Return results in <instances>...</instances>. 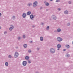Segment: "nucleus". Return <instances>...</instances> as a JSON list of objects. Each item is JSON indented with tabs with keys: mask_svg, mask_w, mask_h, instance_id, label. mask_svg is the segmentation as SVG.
Returning a JSON list of instances; mask_svg holds the SVG:
<instances>
[{
	"mask_svg": "<svg viewBox=\"0 0 73 73\" xmlns=\"http://www.w3.org/2000/svg\"><path fill=\"white\" fill-rule=\"evenodd\" d=\"M49 11V9H46V11L47 12V11Z\"/></svg>",
	"mask_w": 73,
	"mask_h": 73,
	"instance_id": "40",
	"label": "nucleus"
},
{
	"mask_svg": "<svg viewBox=\"0 0 73 73\" xmlns=\"http://www.w3.org/2000/svg\"><path fill=\"white\" fill-rule=\"evenodd\" d=\"M66 47L67 48V49H69L70 48V46L68 44H66L65 45Z\"/></svg>",
	"mask_w": 73,
	"mask_h": 73,
	"instance_id": "10",
	"label": "nucleus"
},
{
	"mask_svg": "<svg viewBox=\"0 0 73 73\" xmlns=\"http://www.w3.org/2000/svg\"><path fill=\"white\" fill-rule=\"evenodd\" d=\"M5 64L6 66H8V62H6L5 63Z\"/></svg>",
	"mask_w": 73,
	"mask_h": 73,
	"instance_id": "17",
	"label": "nucleus"
},
{
	"mask_svg": "<svg viewBox=\"0 0 73 73\" xmlns=\"http://www.w3.org/2000/svg\"><path fill=\"white\" fill-rule=\"evenodd\" d=\"M28 53H31V52H32V51L31 50L29 49L28 50Z\"/></svg>",
	"mask_w": 73,
	"mask_h": 73,
	"instance_id": "23",
	"label": "nucleus"
},
{
	"mask_svg": "<svg viewBox=\"0 0 73 73\" xmlns=\"http://www.w3.org/2000/svg\"><path fill=\"white\" fill-rule=\"evenodd\" d=\"M37 50H40V48H37Z\"/></svg>",
	"mask_w": 73,
	"mask_h": 73,
	"instance_id": "33",
	"label": "nucleus"
},
{
	"mask_svg": "<svg viewBox=\"0 0 73 73\" xmlns=\"http://www.w3.org/2000/svg\"><path fill=\"white\" fill-rule=\"evenodd\" d=\"M46 30H49V26H48L46 28Z\"/></svg>",
	"mask_w": 73,
	"mask_h": 73,
	"instance_id": "24",
	"label": "nucleus"
},
{
	"mask_svg": "<svg viewBox=\"0 0 73 73\" xmlns=\"http://www.w3.org/2000/svg\"><path fill=\"white\" fill-rule=\"evenodd\" d=\"M1 16V13H0V17Z\"/></svg>",
	"mask_w": 73,
	"mask_h": 73,
	"instance_id": "41",
	"label": "nucleus"
},
{
	"mask_svg": "<svg viewBox=\"0 0 73 73\" xmlns=\"http://www.w3.org/2000/svg\"><path fill=\"white\" fill-rule=\"evenodd\" d=\"M14 56L15 58H17V57H18V56H19V53L17 52H15Z\"/></svg>",
	"mask_w": 73,
	"mask_h": 73,
	"instance_id": "4",
	"label": "nucleus"
},
{
	"mask_svg": "<svg viewBox=\"0 0 73 73\" xmlns=\"http://www.w3.org/2000/svg\"><path fill=\"white\" fill-rule=\"evenodd\" d=\"M68 3L69 4H72V2L71 1H68Z\"/></svg>",
	"mask_w": 73,
	"mask_h": 73,
	"instance_id": "28",
	"label": "nucleus"
},
{
	"mask_svg": "<svg viewBox=\"0 0 73 73\" xmlns=\"http://www.w3.org/2000/svg\"><path fill=\"white\" fill-rule=\"evenodd\" d=\"M64 13L66 15H67L68 13V11H64Z\"/></svg>",
	"mask_w": 73,
	"mask_h": 73,
	"instance_id": "20",
	"label": "nucleus"
},
{
	"mask_svg": "<svg viewBox=\"0 0 73 73\" xmlns=\"http://www.w3.org/2000/svg\"><path fill=\"white\" fill-rule=\"evenodd\" d=\"M23 38H25V35H23Z\"/></svg>",
	"mask_w": 73,
	"mask_h": 73,
	"instance_id": "26",
	"label": "nucleus"
},
{
	"mask_svg": "<svg viewBox=\"0 0 73 73\" xmlns=\"http://www.w3.org/2000/svg\"><path fill=\"white\" fill-rule=\"evenodd\" d=\"M57 32H61V29H58L57 30Z\"/></svg>",
	"mask_w": 73,
	"mask_h": 73,
	"instance_id": "21",
	"label": "nucleus"
},
{
	"mask_svg": "<svg viewBox=\"0 0 73 73\" xmlns=\"http://www.w3.org/2000/svg\"><path fill=\"white\" fill-rule=\"evenodd\" d=\"M49 3L48 2L46 3H45V5L46 7H48V6H49Z\"/></svg>",
	"mask_w": 73,
	"mask_h": 73,
	"instance_id": "19",
	"label": "nucleus"
},
{
	"mask_svg": "<svg viewBox=\"0 0 73 73\" xmlns=\"http://www.w3.org/2000/svg\"><path fill=\"white\" fill-rule=\"evenodd\" d=\"M27 64V62L26 61H23V66H26Z\"/></svg>",
	"mask_w": 73,
	"mask_h": 73,
	"instance_id": "5",
	"label": "nucleus"
},
{
	"mask_svg": "<svg viewBox=\"0 0 73 73\" xmlns=\"http://www.w3.org/2000/svg\"><path fill=\"white\" fill-rule=\"evenodd\" d=\"M70 25V23H68L67 24V25H68V26H69Z\"/></svg>",
	"mask_w": 73,
	"mask_h": 73,
	"instance_id": "34",
	"label": "nucleus"
},
{
	"mask_svg": "<svg viewBox=\"0 0 73 73\" xmlns=\"http://www.w3.org/2000/svg\"><path fill=\"white\" fill-rule=\"evenodd\" d=\"M56 40L58 42H61L62 41V38L60 37H58L56 38Z\"/></svg>",
	"mask_w": 73,
	"mask_h": 73,
	"instance_id": "1",
	"label": "nucleus"
},
{
	"mask_svg": "<svg viewBox=\"0 0 73 73\" xmlns=\"http://www.w3.org/2000/svg\"><path fill=\"white\" fill-rule=\"evenodd\" d=\"M8 58H12V56L11 55H9L8 56Z\"/></svg>",
	"mask_w": 73,
	"mask_h": 73,
	"instance_id": "25",
	"label": "nucleus"
},
{
	"mask_svg": "<svg viewBox=\"0 0 73 73\" xmlns=\"http://www.w3.org/2000/svg\"><path fill=\"white\" fill-rule=\"evenodd\" d=\"M36 16V15H34V16H33L34 17V16Z\"/></svg>",
	"mask_w": 73,
	"mask_h": 73,
	"instance_id": "47",
	"label": "nucleus"
},
{
	"mask_svg": "<svg viewBox=\"0 0 73 73\" xmlns=\"http://www.w3.org/2000/svg\"><path fill=\"white\" fill-rule=\"evenodd\" d=\"M11 27H11L9 28V30L10 31H12L13 29V28H14V26L13 25H11Z\"/></svg>",
	"mask_w": 73,
	"mask_h": 73,
	"instance_id": "8",
	"label": "nucleus"
},
{
	"mask_svg": "<svg viewBox=\"0 0 73 73\" xmlns=\"http://www.w3.org/2000/svg\"><path fill=\"white\" fill-rule=\"evenodd\" d=\"M31 11H28L27 13V15H31Z\"/></svg>",
	"mask_w": 73,
	"mask_h": 73,
	"instance_id": "12",
	"label": "nucleus"
},
{
	"mask_svg": "<svg viewBox=\"0 0 73 73\" xmlns=\"http://www.w3.org/2000/svg\"><path fill=\"white\" fill-rule=\"evenodd\" d=\"M25 60H28L29 58V57L28 56H26L25 58Z\"/></svg>",
	"mask_w": 73,
	"mask_h": 73,
	"instance_id": "15",
	"label": "nucleus"
},
{
	"mask_svg": "<svg viewBox=\"0 0 73 73\" xmlns=\"http://www.w3.org/2000/svg\"><path fill=\"white\" fill-rule=\"evenodd\" d=\"M18 39L19 40H20V39H21V38H20V37H19L18 38Z\"/></svg>",
	"mask_w": 73,
	"mask_h": 73,
	"instance_id": "32",
	"label": "nucleus"
},
{
	"mask_svg": "<svg viewBox=\"0 0 73 73\" xmlns=\"http://www.w3.org/2000/svg\"><path fill=\"white\" fill-rule=\"evenodd\" d=\"M1 29V27L0 26V29Z\"/></svg>",
	"mask_w": 73,
	"mask_h": 73,
	"instance_id": "45",
	"label": "nucleus"
},
{
	"mask_svg": "<svg viewBox=\"0 0 73 73\" xmlns=\"http://www.w3.org/2000/svg\"><path fill=\"white\" fill-rule=\"evenodd\" d=\"M50 52L51 53H55V50H54V48H50Z\"/></svg>",
	"mask_w": 73,
	"mask_h": 73,
	"instance_id": "2",
	"label": "nucleus"
},
{
	"mask_svg": "<svg viewBox=\"0 0 73 73\" xmlns=\"http://www.w3.org/2000/svg\"><path fill=\"white\" fill-rule=\"evenodd\" d=\"M50 1H53V0H50Z\"/></svg>",
	"mask_w": 73,
	"mask_h": 73,
	"instance_id": "46",
	"label": "nucleus"
},
{
	"mask_svg": "<svg viewBox=\"0 0 73 73\" xmlns=\"http://www.w3.org/2000/svg\"><path fill=\"white\" fill-rule=\"evenodd\" d=\"M42 7H40V9H42Z\"/></svg>",
	"mask_w": 73,
	"mask_h": 73,
	"instance_id": "38",
	"label": "nucleus"
},
{
	"mask_svg": "<svg viewBox=\"0 0 73 73\" xmlns=\"http://www.w3.org/2000/svg\"><path fill=\"white\" fill-rule=\"evenodd\" d=\"M32 27L33 28H35V25H33Z\"/></svg>",
	"mask_w": 73,
	"mask_h": 73,
	"instance_id": "35",
	"label": "nucleus"
},
{
	"mask_svg": "<svg viewBox=\"0 0 73 73\" xmlns=\"http://www.w3.org/2000/svg\"><path fill=\"white\" fill-rule=\"evenodd\" d=\"M30 19H32L33 18H34V17L33 16V15H30Z\"/></svg>",
	"mask_w": 73,
	"mask_h": 73,
	"instance_id": "11",
	"label": "nucleus"
},
{
	"mask_svg": "<svg viewBox=\"0 0 73 73\" xmlns=\"http://www.w3.org/2000/svg\"><path fill=\"white\" fill-rule=\"evenodd\" d=\"M36 73H39L37 71V72H36Z\"/></svg>",
	"mask_w": 73,
	"mask_h": 73,
	"instance_id": "43",
	"label": "nucleus"
},
{
	"mask_svg": "<svg viewBox=\"0 0 73 73\" xmlns=\"http://www.w3.org/2000/svg\"><path fill=\"white\" fill-rule=\"evenodd\" d=\"M23 46L24 48H27V44H25L23 45Z\"/></svg>",
	"mask_w": 73,
	"mask_h": 73,
	"instance_id": "22",
	"label": "nucleus"
},
{
	"mask_svg": "<svg viewBox=\"0 0 73 73\" xmlns=\"http://www.w3.org/2000/svg\"><path fill=\"white\" fill-rule=\"evenodd\" d=\"M7 33V31H5L4 32V34L5 35H6Z\"/></svg>",
	"mask_w": 73,
	"mask_h": 73,
	"instance_id": "30",
	"label": "nucleus"
},
{
	"mask_svg": "<svg viewBox=\"0 0 73 73\" xmlns=\"http://www.w3.org/2000/svg\"><path fill=\"white\" fill-rule=\"evenodd\" d=\"M41 24V25H44V23H42V24Z\"/></svg>",
	"mask_w": 73,
	"mask_h": 73,
	"instance_id": "42",
	"label": "nucleus"
},
{
	"mask_svg": "<svg viewBox=\"0 0 73 73\" xmlns=\"http://www.w3.org/2000/svg\"><path fill=\"white\" fill-rule=\"evenodd\" d=\"M70 56V55L68 53H67L66 54V57H69Z\"/></svg>",
	"mask_w": 73,
	"mask_h": 73,
	"instance_id": "14",
	"label": "nucleus"
},
{
	"mask_svg": "<svg viewBox=\"0 0 73 73\" xmlns=\"http://www.w3.org/2000/svg\"><path fill=\"white\" fill-rule=\"evenodd\" d=\"M52 17V18L53 19H54V20H56V17L55 15H53Z\"/></svg>",
	"mask_w": 73,
	"mask_h": 73,
	"instance_id": "16",
	"label": "nucleus"
},
{
	"mask_svg": "<svg viewBox=\"0 0 73 73\" xmlns=\"http://www.w3.org/2000/svg\"><path fill=\"white\" fill-rule=\"evenodd\" d=\"M54 32H56V33L57 32V31L55 30Z\"/></svg>",
	"mask_w": 73,
	"mask_h": 73,
	"instance_id": "39",
	"label": "nucleus"
},
{
	"mask_svg": "<svg viewBox=\"0 0 73 73\" xmlns=\"http://www.w3.org/2000/svg\"><path fill=\"white\" fill-rule=\"evenodd\" d=\"M22 16L23 18H25V17H26V13H23Z\"/></svg>",
	"mask_w": 73,
	"mask_h": 73,
	"instance_id": "9",
	"label": "nucleus"
},
{
	"mask_svg": "<svg viewBox=\"0 0 73 73\" xmlns=\"http://www.w3.org/2000/svg\"><path fill=\"white\" fill-rule=\"evenodd\" d=\"M28 63H29V64H31V61L28 60Z\"/></svg>",
	"mask_w": 73,
	"mask_h": 73,
	"instance_id": "27",
	"label": "nucleus"
},
{
	"mask_svg": "<svg viewBox=\"0 0 73 73\" xmlns=\"http://www.w3.org/2000/svg\"><path fill=\"white\" fill-rule=\"evenodd\" d=\"M12 19H13V20H15V19H16V17H15V16H13Z\"/></svg>",
	"mask_w": 73,
	"mask_h": 73,
	"instance_id": "18",
	"label": "nucleus"
},
{
	"mask_svg": "<svg viewBox=\"0 0 73 73\" xmlns=\"http://www.w3.org/2000/svg\"><path fill=\"white\" fill-rule=\"evenodd\" d=\"M32 5V4L31 3H28L27 5V7H31Z\"/></svg>",
	"mask_w": 73,
	"mask_h": 73,
	"instance_id": "7",
	"label": "nucleus"
},
{
	"mask_svg": "<svg viewBox=\"0 0 73 73\" xmlns=\"http://www.w3.org/2000/svg\"><path fill=\"white\" fill-rule=\"evenodd\" d=\"M58 11H60V10H61V9H60V8H58Z\"/></svg>",
	"mask_w": 73,
	"mask_h": 73,
	"instance_id": "31",
	"label": "nucleus"
},
{
	"mask_svg": "<svg viewBox=\"0 0 73 73\" xmlns=\"http://www.w3.org/2000/svg\"><path fill=\"white\" fill-rule=\"evenodd\" d=\"M32 42H33L32 41H30V43H32Z\"/></svg>",
	"mask_w": 73,
	"mask_h": 73,
	"instance_id": "37",
	"label": "nucleus"
},
{
	"mask_svg": "<svg viewBox=\"0 0 73 73\" xmlns=\"http://www.w3.org/2000/svg\"><path fill=\"white\" fill-rule=\"evenodd\" d=\"M40 41H42L44 40V38L42 37L41 36L40 37Z\"/></svg>",
	"mask_w": 73,
	"mask_h": 73,
	"instance_id": "13",
	"label": "nucleus"
},
{
	"mask_svg": "<svg viewBox=\"0 0 73 73\" xmlns=\"http://www.w3.org/2000/svg\"><path fill=\"white\" fill-rule=\"evenodd\" d=\"M63 51H64V52H65V51H66V49H64Z\"/></svg>",
	"mask_w": 73,
	"mask_h": 73,
	"instance_id": "36",
	"label": "nucleus"
},
{
	"mask_svg": "<svg viewBox=\"0 0 73 73\" xmlns=\"http://www.w3.org/2000/svg\"><path fill=\"white\" fill-rule=\"evenodd\" d=\"M60 1V0H57L56 1V3H58V2H59Z\"/></svg>",
	"mask_w": 73,
	"mask_h": 73,
	"instance_id": "29",
	"label": "nucleus"
},
{
	"mask_svg": "<svg viewBox=\"0 0 73 73\" xmlns=\"http://www.w3.org/2000/svg\"><path fill=\"white\" fill-rule=\"evenodd\" d=\"M61 47V45L60 44H58L57 45V48H58L57 49L58 50H60V48Z\"/></svg>",
	"mask_w": 73,
	"mask_h": 73,
	"instance_id": "6",
	"label": "nucleus"
},
{
	"mask_svg": "<svg viewBox=\"0 0 73 73\" xmlns=\"http://www.w3.org/2000/svg\"><path fill=\"white\" fill-rule=\"evenodd\" d=\"M16 49H17V48H18V47H16Z\"/></svg>",
	"mask_w": 73,
	"mask_h": 73,
	"instance_id": "44",
	"label": "nucleus"
},
{
	"mask_svg": "<svg viewBox=\"0 0 73 73\" xmlns=\"http://www.w3.org/2000/svg\"><path fill=\"white\" fill-rule=\"evenodd\" d=\"M37 1H35L33 3V7L35 8L37 6Z\"/></svg>",
	"mask_w": 73,
	"mask_h": 73,
	"instance_id": "3",
	"label": "nucleus"
}]
</instances>
